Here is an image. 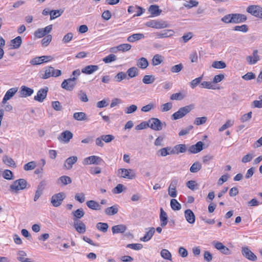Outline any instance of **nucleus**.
I'll return each instance as SVG.
<instances>
[{
    "mask_svg": "<svg viewBox=\"0 0 262 262\" xmlns=\"http://www.w3.org/2000/svg\"><path fill=\"white\" fill-rule=\"evenodd\" d=\"M129 78H134L138 75V69L136 67H132L128 69L126 73Z\"/></svg>",
    "mask_w": 262,
    "mask_h": 262,
    "instance_id": "38",
    "label": "nucleus"
},
{
    "mask_svg": "<svg viewBox=\"0 0 262 262\" xmlns=\"http://www.w3.org/2000/svg\"><path fill=\"white\" fill-rule=\"evenodd\" d=\"M194 108L193 104H190L184 107H182L179 110L173 113L171 115V119L172 120H178L181 119L188 114Z\"/></svg>",
    "mask_w": 262,
    "mask_h": 262,
    "instance_id": "2",
    "label": "nucleus"
},
{
    "mask_svg": "<svg viewBox=\"0 0 262 262\" xmlns=\"http://www.w3.org/2000/svg\"><path fill=\"white\" fill-rule=\"evenodd\" d=\"M57 183L59 184L60 183H61L63 185H66L68 184H70L72 183V180L71 179L66 176H63L60 177L57 181Z\"/></svg>",
    "mask_w": 262,
    "mask_h": 262,
    "instance_id": "40",
    "label": "nucleus"
},
{
    "mask_svg": "<svg viewBox=\"0 0 262 262\" xmlns=\"http://www.w3.org/2000/svg\"><path fill=\"white\" fill-rule=\"evenodd\" d=\"M118 211V208L117 205H114L112 207L105 209L104 212L108 215H113L116 214Z\"/></svg>",
    "mask_w": 262,
    "mask_h": 262,
    "instance_id": "35",
    "label": "nucleus"
},
{
    "mask_svg": "<svg viewBox=\"0 0 262 262\" xmlns=\"http://www.w3.org/2000/svg\"><path fill=\"white\" fill-rule=\"evenodd\" d=\"M137 106L135 104H132L129 106L126 107L124 110L125 114H129L135 112L137 110Z\"/></svg>",
    "mask_w": 262,
    "mask_h": 262,
    "instance_id": "55",
    "label": "nucleus"
},
{
    "mask_svg": "<svg viewBox=\"0 0 262 262\" xmlns=\"http://www.w3.org/2000/svg\"><path fill=\"white\" fill-rule=\"evenodd\" d=\"M63 10H50V20L55 19L60 16L63 13Z\"/></svg>",
    "mask_w": 262,
    "mask_h": 262,
    "instance_id": "41",
    "label": "nucleus"
},
{
    "mask_svg": "<svg viewBox=\"0 0 262 262\" xmlns=\"http://www.w3.org/2000/svg\"><path fill=\"white\" fill-rule=\"evenodd\" d=\"M48 88L45 87L43 89L39 90L37 95L34 97V100L40 102H42L47 96Z\"/></svg>",
    "mask_w": 262,
    "mask_h": 262,
    "instance_id": "11",
    "label": "nucleus"
},
{
    "mask_svg": "<svg viewBox=\"0 0 262 262\" xmlns=\"http://www.w3.org/2000/svg\"><path fill=\"white\" fill-rule=\"evenodd\" d=\"M98 69V66L89 65L82 68L81 70V72L87 75H90L97 71Z\"/></svg>",
    "mask_w": 262,
    "mask_h": 262,
    "instance_id": "22",
    "label": "nucleus"
},
{
    "mask_svg": "<svg viewBox=\"0 0 262 262\" xmlns=\"http://www.w3.org/2000/svg\"><path fill=\"white\" fill-rule=\"evenodd\" d=\"M212 67L215 69H224L226 67V64L223 61H215L213 62Z\"/></svg>",
    "mask_w": 262,
    "mask_h": 262,
    "instance_id": "45",
    "label": "nucleus"
},
{
    "mask_svg": "<svg viewBox=\"0 0 262 262\" xmlns=\"http://www.w3.org/2000/svg\"><path fill=\"white\" fill-rule=\"evenodd\" d=\"M155 80V77L153 75H145L142 81L145 84H151L154 82Z\"/></svg>",
    "mask_w": 262,
    "mask_h": 262,
    "instance_id": "49",
    "label": "nucleus"
},
{
    "mask_svg": "<svg viewBox=\"0 0 262 262\" xmlns=\"http://www.w3.org/2000/svg\"><path fill=\"white\" fill-rule=\"evenodd\" d=\"M102 162L103 160L100 157L96 156H91L84 159L83 164L86 165H99Z\"/></svg>",
    "mask_w": 262,
    "mask_h": 262,
    "instance_id": "8",
    "label": "nucleus"
},
{
    "mask_svg": "<svg viewBox=\"0 0 262 262\" xmlns=\"http://www.w3.org/2000/svg\"><path fill=\"white\" fill-rule=\"evenodd\" d=\"M155 104L152 102H151L148 104L147 105L143 106L141 108V111L144 112H148L151 111V110L155 108Z\"/></svg>",
    "mask_w": 262,
    "mask_h": 262,
    "instance_id": "63",
    "label": "nucleus"
},
{
    "mask_svg": "<svg viewBox=\"0 0 262 262\" xmlns=\"http://www.w3.org/2000/svg\"><path fill=\"white\" fill-rule=\"evenodd\" d=\"M149 65V63L146 58L141 57L137 61V66L141 69H145Z\"/></svg>",
    "mask_w": 262,
    "mask_h": 262,
    "instance_id": "29",
    "label": "nucleus"
},
{
    "mask_svg": "<svg viewBox=\"0 0 262 262\" xmlns=\"http://www.w3.org/2000/svg\"><path fill=\"white\" fill-rule=\"evenodd\" d=\"M78 160L76 156H72L68 158L65 161L64 166L67 169H70L72 168V166L75 164Z\"/></svg>",
    "mask_w": 262,
    "mask_h": 262,
    "instance_id": "26",
    "label": "nucleus"
},
{
    "mask_svg": "<svg viewBox=\"0 0 262 262\" xmlns=\"http://www.w3.org/2000/svg\"><path fill=\"white\" fill-rule=\"evenodd\" d=\"M148 11L152 16H158L160 15L162 12V10L159 9V6L155 5L150 6Z\"/></svg>",
    "mask_w": 262,
    "mask_h": 262,
    "instance_id": "28",
    "label": "nucleus"
},
{
    "mask_svg": "<svg viewBox=\"0 0 262 262\" xmlns=\"http://www.w3.org/2000/svg\"><path fill=\"white\" fill-rule=\"evenodd\" d=\"M232 14V23H239L246 20L247 17L244 14L235 13Z\"/></svg>",
    "mask_w": 262,
    "mask_h": 262,
    "instance_id": "23",
    "label": "nucleus"
},
{
    "mask_svg": "<svg viewBox=\"0 0 262 262\" xmlns=\"http://www.w3.org/2000/svg\"><path fill=\"white\" fill-rule=\"evenodd\" d=\"M242 253L244 256L250 260L254 261L257 259L256 256L248 247H243Z\"/></svg>",
    "mask_w": 262,
    "mask_h": 262,
    "instance_id": "12",
    "label": "nucleus"
},
{
    "mask_svg": "<svg viewBox=\"0 0 262 262\" xmlns=\"http://www.w3.org/2000/svg\"><path fill=\"white\" fill-rule=\"evenodd\" d=\"M61 71L58 69H55L50 66V76L57 77L61 75Z\"/></svg>",
    "mask_w": 262,
    "mask_h": 262,
    "instance_id": "50",
    "label": "nucleus"
},
{
    "mask_svg": "<svg viewBox=\"0 0 262 262\" xmlns=\"http://www.w3.org/2000/svg\"><path fill=\"white\" fill-rule=\"evenodd\" d=\"M202 168V165L199 162H194L190 167V171L192 173H196Z\"/></svg>",
    "mask_w": 262,
    "mask_h": 262,
    "instance_id": "43",
    "label": "nucleus"
},
{
    "mask_svg": "<svg viewBox=\"0 0 262 262\" xmlns=\"http://www.w3.org/2000/svg\"><path fill=\"white\" fill-rule=\"evenodd\" d=\"M49 33V26L46 27L45 28H39L35 31L34 32V36L35 37L40 38Z\"/></svg>",
    "mask_w": 262,
    "mask_h": 262,
    "instance_id": "20",
    "label": "nucleus"
},
{
    "mask_svg": "<svg viewBox=\"0 0 262 262\" xmlns=\"http://www.w3.org/2000/svg\"><path fill=\"white\" fill-rule=\"evenodd\" d=\"M73 118L78 121H83L86 120V115L85 113L77 112L73 114Z\"/></svg>",
    "mask_w": 262,
    "mask_h": 262,
    "instance_id": "42",
    "label": "nucleus"
},
{
    "mask_svg": "<svg viewBox=\"0 0 262 262\" xmlns=\"http://www.w3.org/2000/svg\"><path fill=\"white\" fill-rule=\"evenodd\" d=\"M73 221L74 226L76 231L80 234L84 233L86 231L85 224L81 221L77 219H73Z\"/></svg>",
    "mask_w": 262,
    "mask_h": 262,
    "instance_id": "15",
    "label": "nucleus"
},
{
    "mask_svg": "<svg viewBox=\"0 0 262 262\" xmlns=\"http://www.w3.org/2000/svg\"><path fill=\"white\" fill-rule=\"evenodd\" d=\"M72 214L74 216L73 219L78 220L82 217L84 215V212L82 208H79L73 211Z\"/></svg>",
    "mask_w": 262,
    "mask_h": 262,
    "instance_id": "39",
    "label": "nucleus"
},
{
    "mask_svg": "<svg viewBox=\"0 0 262 262\" xmlns=\"http://www.w3.org/2000/svg\"><path fill=\"white\" fill-rule=\"evenodd\" d=\"M127 11L128 13H131L134 12H136V14L134 15V17L139 16L141 15L145 11V9L143 8L138 6H130L128 7Z\"/></svg>",
    "mask_w": 262,
    "mask_h": 262,
    "instance_id": "18",
    "label": "nucleus"
},
{
    "mask_svg": "<svg viewBox=\"0 0 262 262\" xmlns=\"http://www.w3.org/2000/svg\"><path fill=\"white\" fill-rule=\"evenodd\" d=\"M175 148L177 150V155L180 153H184L186 152L187 148L185 144H180L175 146Z\"/></svg>",
    "mask_w": 262,
    "mask_h": 262,
    "instance_id": "51",
    "label": "nucleus"
},
{
    "mask_svg": "<svg viewBox=\"0 0 262 262\" xmlns=\"http://www.w3.org/2000/svg\"><path fill=\"white\" fill-rule=\"evenodd\" d=\"M234 121L229 120L223 124L220 128H219V132H221L225 130L228 127H230L232 126L233 125Z\"/></svg>",
    "mask_w": 262,
    "mask_h": 262,
    "instance_id": "57",
    "label": "nucleus"
},
{
    "mask_svg": "<svg viewBox=\"0 0 262 262\" xmlns=\"http://www.w3.org/2000/svg\"><path fill=\"white\" fill-rule=\"evenodd\" d=\"M161 256L165 259L171 260V254L167 249H162L160 252Z\"/></svg>",
    "mask_w": 262,
    "mask_h": 262,
    "instance_id": "47",
    "label": "nucleus"
},
{
    "mask_svg": "<svg viewBox=\"0 0 262 262\" xmlns=\"http://www.w3.org/2000/svg\"><path fill=\"white\" fill-rule=\"evenodd\" d=\"M186 97L185 92H179L172 94L170 96V99L172 100H181Z\"/></svg>",
    "mask_w": 262,
    "mask_h": 262,
    "instance_id": "37",
    "label": "nucleus"
},
{
    "mask_svg": "<svg viewBox=\"0 0 262 262\" xmlns=\"http://www.w3.org/2000/svg\"><path fill=\"white\" fill-rule=\"evenodd\" d=\"M119 171H121V177L123 178L133 179L136 177L135 173L131 169L121 168L119 169Z\"/></svg>",
    "mask_w": 262,
    "mask_h": 262,
    "instance_id": "14",
    "label": "nucleus"
},
{
    "mask_svg": "<svg viewBox=\"0 0 262 262\" xmlns=\"http://www.w3.org/2000/svg\"><path fill=\"white\" fill-rule=\"evenodd\" d=\"M247 11L252 15L262 18V8L257 5H251L247 8Z\"/></svg>",
    "mask_w": 262,
    "mask_h": 262,
    "instance_id": "5",
    "label": "nucleus"
},
{
    "mask_svg": "<svg viewBox=\"0 0 262 262\" xmlns=\"http://www.w3.org/2000/svg\"><path fill=\"white\" fill-rule=\"evenodd\" d=\"M149 127L155 130H160L162 129V123L158 118H152L148 120Z\"/></svg>",
    "mask_w": 262,
    "mask_h": 262,
    "instance_id": "10",
    "label": "nucleus"
},
{
    "mask_svg": "<svg viewBox=\"0 0 262 262\" xmlns=\"http://www.w3.org/2000/svg\"><path fill=\"white\" fill-rule=\"evenodd\" d=\"M199 4V2L196 0H190L188 3H185L184 6L188 9L191 8L193 7H196Z\"/></svg>",
    "mask_w": 262,
    "mask_h": 262,
    "instance_id": "64",
    "label": "nucleus"
},
{
    "mask_svg": "<svg viewBox=\"0 0 262 262\" xmlns=\"http://www.w3.org/2000/svg\"><path fill=\"white\" fill-rule=\"evenodd\" d=\"M66 197L65 194L60 192L52 196L51 202L54 207L59 206Z\"/></svg>",
    "mask_w": 262,
    "mask_h": 262,
    "instance_id": "6",
    "label": "nucleus"
},
{
    "mask_svg": "<svg viewBox=\"0 0 262 262\" xmlns=\"http://www.w3.org/2000/svg\"><path fill=\"white\" fill-rule=\"evenodd\" d=\"M146 26L155 29H163L168 27L166 21L162 20H152L146 23Z\"/></svg>",
    "mask_w": 262,
    "mask_h": 262,
    "instance_id": "3",
    "label": "nucleus"
},
{
    "mask_svg": "<svg viewBox=\"0 0 262 262\" xmlns=\"http://www.w3.org/2000/svg\"><path fill=\"white\" fill-rule=\"evenodd\" d=\"M18 91L17 88H13L9 89L5 94L2 103L5 104L7 101L10 100Z\"/></svg>",
    "mask_w": 262,
    "mask_h": 262,
    "instance_id": "21",
    "label": "nucleus"
},
{
    "mask_svg": "<svg viewBox=\"0 0 262 262\" xmlns=\"http://www.w3.org/2000/svg\"><path fill=\"white\" fill-rule=\"evenodd\" d=\"M169 150V148L168 147L162 148L159 149L157 151V154L158 156L165 157L169 155V153H168Z\"/></svg>",
    "mask_w": 262,
    "mask_h": 262,
    "instance_id": "59",
    "label": "nucleus"
},
{
    "mask_svg": "<svg viewBox=\"0 0 262 262\" xmlns=\"http://www.w3.org/2000/svg\"><path fill=\"white\" fill-rule=\"evenodd\" d=\"M49 61V56H42L40 57H36L31 60L30 63L32 65H39Z\"/></svg>",
    "mask_w": 262,
    "mask_h": 262,
    "instance_id": "16",
    "label": "nucleus"
},
{
    "mask_svg": "<svg viewBox=\"0 0 262 262\" xmlns=\"http://www.w3.org/2000/svg\"><path fill=\"white\" fill-rule=\"evenodd\" d=\"M184 216L189 224H193L195 222V216L191 210L186 209L184 212Z\"/></svg>",
    "mask_w": 262,
    "mask_h": 262,
    "instance_id": "19",
    "label": "nucleus"
},
{
    "mask_svg": "<svg viewBox=\"0 0 262 262\" xmlns=\"http://www.w3.org/2000/svg\"><path fill=\"white\" fill-rule=\"evenodd\" d=\"M3 162L5 164H7L9 166H14L15 165V163L13 160L8 156H5L3 158Z\"/></svg>",
    "mask_w": 262,
    "mask_h": 262,
    "instance_id": "54",
    "label": "nucleus"
},
{
    "mask_svg": "<svg viewBox=\"0 0 262 262\" xmlns=\"http://www.w3.org/2000/svg\"><path fill=\"white\" fill-rule=\"evenodd\" d=\"M118 48L119 51L126 52L131 49L132 46L128 43H123L119 45Z\"/></svg>",
    "mask_w": 262,
    "mask_h": 262,
    "instance_id": "60",
    "label": "nucleus"
},
{
    "mask_svg": "<svg viewBox=\"0 0 262 262\" xmlns=\"http://www.w3.org/2000/svg\"><path fill=\"white\" fill-rule=\"evenodd\" d=\"M73 133L68 130L62 132L58 137V140L64 143H68L73 138Z\"/></svg>",
    "mask_w": 262,
    "mask_h": 262,
    "instance_id": "9",
    "label": "nucleus"
},
{
    "mask_svg": "<svg viewBox=\"0 0 262 262\" xmlns=\"http://www.w3.org/2000/svg\"><path fill=\"white\" fill-rule=\"evenodd\" d=\"M96 228L99 231L105 233L107 231L108 225L107 223L99 222L96 224Z\"/></svg>",
    "mask_w": 262,
    "mask_h": 262,
    "instance_id": "44",
    "label": "nucleus"
},
{
    "mask_svg": "<svg viewBox=\"0 0 262 262\" xmlns=\"http://www.w3.org/2000/svg\"><path fill=\"white\" fill-rule=\"evenodd\" d=\"M117 59V57L115 54H111L103 59V61L105 63H108L115 61Z\"/></svg>",
    "mask_w": 262,
    "mask_h": 262,
    "instance_id": "52",
    "label": "nucleus"
},
{
    "mask_svg": "<svg viewBox=\"0 0 262 262\" xmlns=\"http://www.w3.org/2000/svg\"><path fill=\"white\" fill-rule=\"evenodd\" d=\"M183 68V65L182 63H180L171 67L170 71L172 73H179Z\"/></svg>",
    "mask_w": 262,
    "mask_h": 262,
    "instance_id": "61",
    "label": "nucleus"
},
{
    "mask_svg": "<svg viewBox=\"0 0 262 262\" xmlns=\"http://www.w3.org/2000/svg\"><path fill=\"white\" fill-rule=\"evenodd\" d=\"M3 176L4 179L10 180L13 179V174L11 170L6 169L4 170Z\"/></svg>",
    "mask_w": 262,
    "mask_h": 262,
    "instance_id": "58",
    "label": "nucleus"
},
{
    "mask_svg": "<svg viewBox=\"0 0 262 262\" xmlns=\"http://www.w3.org/2000/svg\"><path fill=\"white\" fill-rule=\"evenodd\" d=\"M200 87L202 88H206L208 89H216L215 86L212 84V82L209 81H203L200 83Z\"/></svg>",
    "mask_w": 262,
    "mask_h": 262,
    "instance_id": "48",
    "label": "nucleus"
},
{
    "mask_svg": "<svg viewBox=\"0 0 262 262\" xmlns=\"http://www.w3.org/2000/svg\"><path fill=\"white\" fill-rule=\"evenodd\" d=\"M34 91L33 89L29 88L25 85H23L20 88L19 91L21 97H27L30 96L33 93Z\"/></svg>",
    "mask_w": 262,
    "mask_h": 262,
    "instance_id": "24",
    "label": "nucleus"
},
{
    "mask_svg": "<svg viewBox=\"0 0 262 262\" xmlns=\"http://www.w3.org/2000/svg\"><path fill=\"white\" fill-rule=\"evenodd\" d=\"M146 230H147L146 231V234L144 235L143 237L140 238V241L144 242H147L149 240H150L152 237L155 232V229L154 227L146 228Z\"/></svg>",
    "mask_w": 262,
    "mask_h": 262,
    "instance_id": "25",
    "label": "nucleus"
},
{
    "mask_svg": "<svg viewBox=\"0 0 262 262\" xmlns=\"http://www.w3.org/2000/svg\"><path fill=\"white\" fill-rule=\"evenodd\" d=\"M36 166L35 162L31 161L26 164L24 166V169L26 171L34 169Z\"/></svg>",
    "mask_w": 262,
    "mask_h": 262,
    "instance_id": "53",
    "label": "nucleus"
},
{
    "mask_svg": "<svg viewBox=\"0 0 262 262\" xmlns=\"http://www.w3.org/2000/svg\"><path fill=\"white\" fill-rule=\"evenodd\" d=\"M76 80L75 77L64 80L61 83L62 88L67 91H72L76 84Z\"/></svg>",
    "mask_w": 262,
    "mask_h": 262,
    "instance_id": "4",
    "label": "nucleus"
},
{
    "mask_svg": "<svg viewBox=\"0 0 262 262\" xmlns=\"http://www.w3.org/2000/svg\"><path fill=\"white\" fill-rule=\"evenodd\" d=\"M207 118L206 117H197L195 119L194 124L196 125L203 124L206 122Z\"/></svg>",
    "mask_w": 262,
    "mask_h": 262,
    "instance_id": "56",
    "label": "nucleus"
},
{
    "mask_svg": "<svg viewBox=\"0 0 262 262\" xmlns=\"http://www.w3.org/2000/svg\"><path fill=\"white\" fill-rule=\"evenodd\" d=\"M11 42L12 49H18L20 47L22 43L21 37L20 36H17L14 39H12Z\"/></svg>",
    "mask_w": 262,
    "mask_h": 262,
    "instance_id": "34",
    "label": "nucleus"
},
{
    "mask_svg": "<svg viewBox=\"0 0 262 262\" xmlns=\"http://www.w3.org/2000/svg\"><path fill=\"white\" fill-rule=\"evenodd\" d=\"M259 59L260 58L258 55V50H257L253 51L252 55L248 56L246 57V61L250 65L255 64Z\"/></svg>",
    "mask_w": 262,
    "mask_h": 262,
    "instance_id": "17",
    "label": "nucleus"
},
{
    "mask_svg": "<svg viewBox=\"0 0 262 262\" xmlns=\"http://www.w3.org/2000/svg\"><path fill=\"white\" fill-rule=\"evenodd\" d=\"M144 37V34L142 33H136L128 37L127 41L130 42H133L139 40Z\"/></svg>",
    "mask_w": 262,
    "mask_h": 262,
    "instance_id": "32",
    "label": "nucleus"
},
{
    "mask_svg": "<svg viewBox=\"0 0 262 262\" xmlns=\"http://www.w3.org/2000/svg\"><path fill=\"white\" fill-rule=\"evenodd\" d=\"M160 220L161 222V226L162 227H165L168 223V216L166 212L164 211L163 208L160 209Z\"/></svg>",
    "mask_w": 262,
    "mask_h": 262,
    "instance_id": "27",
    "label": "nucleus"
},
{
    "mask_svg": "<svg viewBox=\"0 0 262 262\" xmlns=\"http://www.w3.org/2000/svg\"><path fill=\"white\" fill-rule=\"evenodd\" d=\"M172 107L171 102H167L161 105V111L162 112H166L170 110Z\"/></svg>",
    "mask_w": 262,
    "mask_h": 262,
    "instance_id": "62",
    "label": "nucleus"
},
{
    "mask_svg": "<svg viewBox=\"0 0 262 262\" xmlns=\"http://www.w3.org/2000/svg\"><path fill=\"white\" fill-rule=\"evenodd\" d=\"M113 234L123 233L126 230V227L122 224L114 226L112 228Z\"/></svg>",
    "mask_w": 262,
    "mask_h": 262,
    "instance_id": "30",
    "label": "nucleus"
},
{
    "mask_svg": "<svg viewBox=\"0 0 262 262\" xmlns=\"http://www.w3.org/2000/svg\"><path fill=\"white\" fill-rule=\"evenodd\" d=\"M170 206L172 209L173 210H179L181 208V205L174 199L171 200Z\"/></svg>",
    "mask_w": 262,
    "mask_h": 262,
    "instance_id": "46",
    "label": "nucleus"
},
{
    "mask_svg": "<svg viewBox=\"0 0 262 262\" xmlns=\"http://www.w3.org/2000/svg\"><path fill=\"white\" fill-rule=\"evenodd\" d=\"M213 245L215 248L219 250L221 253L225 255H230L232 251L228 247L224 246L222 243L220 242H213Z\"/></svg>",
    "mask_w": 262,
    "mask_h": 262,
    "instance_id": "7",
    "label": "nucleus"
},
{
    "mask_svg": "<svg viewBox=\"0 0 262 262\" xmlns=\"http://www.w3.org/2000/svg\"><path fill=\"white\" fill-rule=\"evenodd\" d=\"M164 57L160 54H156L154 56L152 59V64L154 66H158L163 62Z\"/></svg>",
    "mask_w": 262,
    "mask_h": 262,
    "instance_id": "31",
    "label": "nucleus"
},
{
    "mask_svg": "<svg viewBox=\"0 0 262 262\" xmlns=\"http://www.w3.org/2000/svg\"><path fill=\"white\" fill-rule=\"evenodd\" d=\"M204 144L202 141L198 142L195 144L190 146L188 151L190 154H196L200 152L203 149Z\"/></svg>",
    "mask_w": 262,
    "mask_h": 262,
    "instance_id": "13",
    "label": "nucleus"
},
{
    "mask_svg": "<svg viewBox=\"0 0 262 262\" xmlns=\"http://www.w3.org/2000/svg\"><path fill=\"white\" fill-rule=\"evenodd\" d=\"M28 184L24 179H19L14 181L10 186V191L12 192L18 193L20 190L27 188Z\"/></svg>",
    "mask_w": 262,
    "mask_h": 262,
    "instance_id": "1",
    "label": "nucleus"
},
{
    "mask_svg": "<svg viewBox=\"0 0 262 262\" xmlns=\"http://www.w3.org/2000/svg\"><path fill=\"white\" fill-rule=\"evenodd\" d=\"M87 206L93 210H99L101 209V206L96 201L90 200L86 202Z\"/></svg>",
    "mask_w": 262,
    "mask_h": 262,
    "instance_id": "33",
    "label": "nucleus"
},
{
    "mask_svg": "<svg viewBox=\"0 0 262 262\" xmlns=\"http://www.w3.org/2000/svg\"><path fill=\"white\" fill-rule=\"evenodd\" d=\"M174 31L172 30H164L162 33H158V38H166L172 36L174 34Z\"/></svg>",
    "mask_w": 262,
    "mask_h": 262,
    "instance_id": "36",
    "label": "nucleus"
}]
</instances>
